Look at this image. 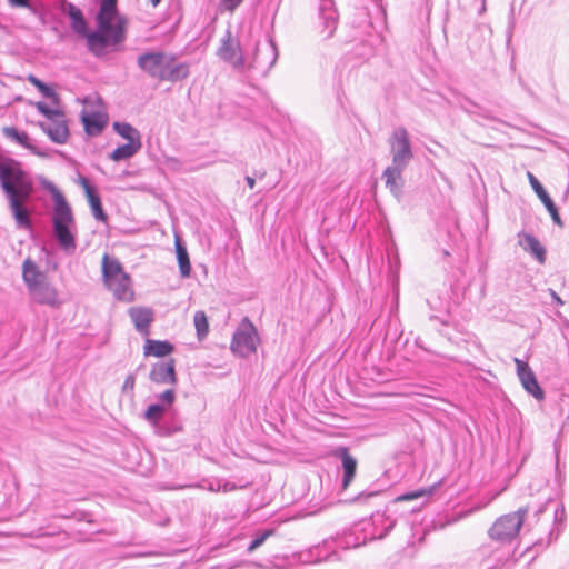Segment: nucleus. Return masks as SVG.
<instances>
[{
  "label": "nucleus",
  "mask_w": 569,
  "mask_h": 569,
  "mask_svg": "<svg viewBox=\"0 0 569 569\" xmlns=\"http://www.w3.org/2000/svg\"><path fill=\"white\" fill-rule=\"evenodd\" d=\"M27 80L32 84L41 93L42 96H44L46 98H49L52 100L53 103L58 104L59 103V96L56 93V91L49 87L48 84H46L44 82H42L41 80H39L36 76L33 74H29L27 77Z\"/></svg>",
  "instance_id": "nucleus-24"
},
{
  "label": "nucleus",
  "mask_w": 569,
  "mask_h": 569,
  "mask_svg": "<svg viewBox=\"0 0 569 569\" xmlns=\"http://www.w3.org/2000/svg\"><path fill=\"white\" fill-rule=\"evenodd\" d=\"M226 10L233 12L243 0H220Z\"/></svg>",
  "instance_id": "nucleus-31"
},
{
  "label": "nucleus",
  "mask_w": 569,
  "mask_h": 569,
  "mask_svg": "<svg viewBox=\"0 0 569 569\" xmlns=\"http://www.w3.org/2000/svg\"><path fill=\"white\" fill-rule=\"evenodd\" d=\"M390 144L392 152V163L397 166H407L412 157V153L410 150V141L406 129H396L391 136Z\"/></svg>",
  "instance_id": "nucleus-11"
},
{
  "label": "nucleus",
  "mask_w": 569,
  "mask_h": 569,
  "mask_svg": "<svg viewBox=\"0 0 569 569\" xmlns=\"http://www.w3.org/2000/svg\"><path fill=\"white\" fill-rule=\"evenodd\" d=\"M406 166H397L392 164L390 167H387L383 171V178L386 179V186L390 189L393 193H399L400 191V182H401V174Z\"/></svg>",
  "instance_id": "nucleus-19"
},
{
  "label": "nucleus",
  "mask_w": 569,
  "mask_h": 569,
  "mask_svg": "<svg viewBox=\"0 0 569 569\" xmlns=\"http://www.w3.org/2000/svg\"><path fill=\"white\" fill-rule=\"evenodd\" d=\"M177 260L179 264L180 274L182 278L190 277L191 273V264L187 249L182 246L179 236H176L174 239Z\"/></svg>",
  "instance_id": "nucleus-20"
},
{
  "label": "nucleus",
  "mask_w": 569,
  "mask_h": 569,
  "mask_svg": "<svg viewBox=\"0 0 569 569\" xmlns=\"http://www.w3.org/2000/svg\"><path fill=\"white\" fill-rule=\"evenodd\" d=\"M527 511L525 508L499 517L489 529V536L496 540H510L515 538L522 527Z\"/></svg>",
  "instance_id": "nucleus-9"
},
{
  "label": "nucleus",
  "mask_w": 569,
  "mask_h": 569,
  "mask_svg": "<svg viewBox=\"0 0 569 569\" xmlns=\"http://www.w3.org/2000/svg\"><path fill=\"white\" fill-rule=\"evenodd\" d=\"M174 350V346L169 341L147 339L143 346V355L146 357L162 358L169 356Z\"/></svg>",
  "instance_id": "nucleus-18"
},
{
  "label": "nucleus",
  "mask_w": 569,
  "mask_h": 569,
  "mask_svg": "<svg viewBox=\"0 0 569 569\" xmlns=\"http://www.w3.org/2000/svg\"><path fill=\"white\" fill-rule=\"evenodd\" d=\"M540 200L547 208L548 212L556 208V206H555L553 201L551 200V198L549 197V194H546Z\"/></svg>",
  "instance_id": "nucleus-32"
},
{
  "label": "nucleus",
  "mask_w": 569,
  "mask_h": 569,
  "mask_svg": "<svg viewBox=\"0 0 569 569\" xmlns=\"http://www.w3.org/2000/svg\"><path fill=\"white\" fill-rule=\"evenodd\" d=\"M80 186L82 187L86 193L87 200L89 202V206L92 210L94 218L100 221H106L107 214L102 209L101 199L97 190L90 184V182L86 178L80 179Z\"/></svg>",
  "instance_id": "nucleus-17"
},
{
  "label": "nucleus",
  "mask_w": 569,
  "mask_h": 569,
  "mask_svg": "<svg viewBox=\"0 0 569 569\" xmlns=\"http://www.w3.org/2000/svg\"><path fill=\"white\" fill-rule=\"evenodd\" d=\"M138 66L159 81L176 82L189 74V67L178 62L173 54L163 51L146 52L138 58Z\"/></svg>",
  "instance_id": "nucleus-5"
},
{
  "label": "nucleus",
  "mask_w": 569,
  "mask_h": 569,
  "mask_svg": "<svg viewBox=\"0 0 569 569\" xmlns=\"http://www.w3.org/2000/svg\"><path fill=\"white\" fill-rule=\"evenodd\" d=\"M246 181H247V183H248V186H249V188H250V189H253V188H254V186H256V180H254L252 177H247V178H246Z\"/></svg>",
  "instance_id": "nucleus-36"
},
{
  "label": "nucleus",
  "mask_w": 569,
  "mask_h": 569,
  "mask_svg": "<svg viewBox=\"0 0 569 569\" xmlns=\"http://www.w3.org/2000/svg\"><path fill=\"white\" fill-rule=\"evenodd\" d=\"M104 284L113 292L118 300L130 302L134 298L131 279L116 258L104 253L101 261Z\"/></svg>",
  "instance_id": "nucleus-6"
},
{
  "label": "nucleus",
  "mask_w": 569,
  "mask_h": 569,
  "mask_svg": "<svg viewBox=\"0 0 569 569\" xmlns=\"http://www.w3.org/2000/svg\"><path fill=\"white\" fill-rule=\"evenodd\" d=\"M526 243L530 252L537 258L540 263L546 260V250L539 240L530 234L525 236Z\"/></svg>",
  "instance_id": "nucleus-27"
},
{
  "label": "nucleus",
  "mask_w": 569,
  "mask_h": 569,
  "mask_svg": "<svg viewBox=\"0 0 569 569\" xmlns=\"http://www.w3.org/2000/svg\"><path fill=\"white\" fill-rule=\"evenodd\" d=\"M141 148V142H127L113 150L110 158L113 161H120L132 157Z\"/></svg>",
  "instance_id": "nucleus-22"
},
{
  "label": "nucleus",
  "mask_w": 569,
  "mask_h": 569,
  "mask_svg": "<svg viewBox=\"0 0 569 569\" xmlns=\"http://www.w3.org/2000/svg\"><path fill=\"white\" fill-rule=\"evenodd\" d=\"M83 103L81 120L86 132L89 136L100 134L108 123V114L102 102L100 99H97V101L86 99Z\"/></svg>",
  "instance_id": "nucleus-10"
},
{
  "label": "nucleus",
  "mask_w": 569,
  "mask_h": 569,
  "mask_svg": "<svg viewBox=\"0 0 569 569\" xmlns=\"http://www.w3.org/2000/svg\"><path fill=\"white\" fill-rule=\"evenodd\" d=\"M68 14L71 19V28L73 29V31L87 38L89 33L87 22L81 10L70 3L68 6Z\"/></svg>",
  "instance_id": "nucleus-21"
},
{
  "label": "nucleus",
  "mask_w": 569,
  "mask_h": 569,
  "mask_svg": "<svg viewBox=\"0 0 569 569\" xmlns=\"http://www.w3.org/2000/svg\"><path fill=\"white\" fill-rule=\"evenodd\" d=\"M52 228L53 236L61 249L73 253L77 248V223L71 206L59 190H53Z\"/></svg>",
  "instance_id": "nucleus-4"
},
{
  "label": "nucleus",
  "mask_w": 569,
  "mask_h": 569,
  "mask_svg": "<svg viewBox=\"0 0 569 569\" xmlns=\"http://www.w3.org/2000/svg\"><path fill=\"white\" fill-rule=\"evenodd\" d=\"M36 108L47 120L40 122V128L57 143H64L69 137V128L64 113L59 109H50L43 102H37Z\"/></svg>",
  "instance_id": "nucleus-7"
},
{
  "label": "nucleus",
  "mask_w": 569,
  "mask_h": 569,
  "mask_svg": "<svg viewBox=\"0 0 569 569\" xmlns=\"http://www.w3.org/2000/svg\"><path fill=\"white\" fill-rule=\"evenodd\" d=\"M98 30L87 36L89 50L97 57L114 50L126 40L128 20L119 14L117 2L99 3Z\"/></svg>",
  "instance_id": "nucleus-2"
},
{
  "label": "nucleus",
  "mask_w": 569,
  "mask_h": 569,
  "mask_svg": "<svg viewBox=\"0 0 569 569\" xmlns=\"http://www.w3.org/2000/svg\"><path fill=\"white\" fill-rule=\"evenodd\" d=\"M9 3L13 7H27L29 4V0H8Z\"/></svg>",
  "instance_id": "nucleus-35"
},
{
  "label": "nucleus",
  "mask_w": 569,
  "mask_h": 569,
  "mask_svg": "<svg viewBox=\"0 0 569 569\" xmlns=\"http://www.w3.org/2000/svg\"><path fill=\"white\" fill-rule=\"evenodd\" d=\"M227 486H228V485H224V486H223V491H227V490H228Z\"/></svg>",
  "instance_id": "nucleus-40"
},
{
  "label": "nucleus",
  "mask_w": 569,
  "mask_h": 569,
  "mask_svg": "<svg viewBox=\"0 0 569 569\" xmlns=\"http://www.w3.org/2000/svg\"><path fill=\"white\" fill-rule=\"evenodd\" d=\"M0 186L8 198L17 226L30 230V211L26 207L33 192V183L19 161L0 154Z\"/></svg>",
  "instance_id": "nucleus-1"
},
{
  "label": "nucleus",
  "mask_w": 569,
  "mask_h": 569,
  "mask_svg": "<svg viewBox=\"0 0 569 569\" xmlns=\"http://www.w3.org/2000/svg\"><path fill=\"white\" fill-rule=\"evenodd\" d=\"M153 7H157L161 0H150Z\"/></svg>",
  "instance_id": "nucleus-39"
},
{
  "label": "nucleus",
  "mask_w": 569,
  "mask_h": 569,
  "mask_svg": "<svg viewBox=\"0 0 569 569\" xmlns=\"http://www.w3.org/2000/svg\"><path fill=\"white\" fill-rule=\"evenodd\" d=\"M335 455L341 459L343 468L342 488L347 489L353 481L358 462L356 458L350 455L349 449L346 447L338 448L335 451Z\"/></svg>",
  "instance_id": "nucleus-16"
},
{
  "label": "nucleus",
  "mask_w": 569,
  "mask_h": 569,
  "mask_svg": "<svg viewBox=\"0 0 569 569\" xmlns=\"http://www.w3.org/2000/svg\"><path fill=\"white\" fill-rule=\"evenodd\" d=\"M159 398L162 401V405H151L144 412L146 419L154 425L162 418L166 410L174 402L176 392L172 388H168Z\"/></svg>",
  "instance_id": "nucleus-15"
},
{
  "label": "nucleus",
  "mask_w": 569,
  "mask_h": 569,
  "mask_svg": "<svg viewBox=\"0 0 569 569\" xmlns=\"http://www.w3.org/2000/svg\"><path fill=\"white\" fill-rule=\"evenodd\" d=\"M274 535V530L272 529H268V530H264L263 532H261L260 535H258L250 543L249 548H248V551L249 552H252L254 551L256 549H258L260 546L263 545V542L271 536Z\"/></svg>",
  "instance_id": "nucleus-29"
},
{
  "label": "nucleus",
  "mask_w": 569,
  "mask_h": 569,
  "mask_svg": "<svg viewBox=\"0 0 569 569\" xmlns=\"http://www.w3.org/2000/svg\"><path fill=\"white\" fill-rule=\"evenodd\" d=\"M528 179H529V182H530L532 189L539 197V199H541L542 197L548 194L547 191L545 190V188L541 186V183L537 180V178L531 172H528Z\"/></svg>",
  "instance_id": "nucleus-30"
},
{
  "label": "nucleus",
  "mask_w": 569,
  "mask_h": 569,
  "mask_svg": "<svg viewBox=\"0 0 569 569\" xmlns=\"http://www.w3.org/2000/svg\"><path fill=\"white\" fill-rule=\"evenodd\" d=\"M258 343L259 337L256 327L248 318H243L231 341L232 352L247 357L256 352Z\"/></svg>",
  "instance_id": "nucleus-8"
},
{
  "label": "nucleus",
  "mask_w": 569,
  "mask_h": 569,
  "mask_svg": "<svg viewBox=\"0 0 569 569\" xmlns=\"http://www.w3.org/2000/svg\"><path fill=\"white\" fill-rule=\"evenodd\" d=\"M128 313L134 328L143 336H149L150 326L154 320L153 310L148 307H131Z\"/></svg>",
  "instance_id": "nucleus-14"
},
{
  "label": "nucleus",
  "mask_w": 569,
  "mask_h": 569,
  "mask_svg": "<svg viewBox=\"0 0 569 569\" xmlns=\"http://www.w3.org/2000/svg\"><path fill=\"white\" fill-rule=\"evenodd\" d=\"M437 487L438 486L435 485V486H430V487H427V488H421L419 490H416V491H412V492H409V493H405L402 496H399L397 498V501H410V500L422 498V497H430V496L433 495V492L436 491Z\"/></svg>",
  "instance_id": "nucleus-28"
},
{
  "label": "nucleus",
  "mask_w": 569,
  "mask_h": 569,
  "mask_svg": "<svg viewBox=\"0 0 569 569\" xmlns=\"http://www.w3.org/2000/svg\"><path fill=\"white\" fill-rule=\"evenodd\" d=\"M551 295H552V298L557 301V303H559V305L563 303L562 300L560 299V297L556 292L552 291Z\"/></svg>",
  "instance_id": "nucleus-37"
},
{
  "label": "nucleus",
  "mask_w": 569,
  "mask_h": 569,
  "mask_svg": "<svg viewBox=\"0 0 569 569\" xmlns=\"http://www.w3.org/2000/svg\"><path fill=\"white\" fill-rule=\"evenodd\" d=\"M549 213H550V216H551V218H552V220H553V222L556 224H558L559 227L563 226L562 220H561V218L559 216V212H558L557 208H555L551 211H549Z\"/></svg>",
  "instance_id": "nucleus-33"
},
{
  "label": "nucleus",
  "mask_w": 569,
  "mask_h": 569,
  "mask_svg": "<svg viewBox=\"0 0 569 569\" xmlns=\"http://www.w3.org/2000/svg\"><path fill=\"white\" fill-rule=\"evenodd\" d=\"M2 132L8 139L18 142L19 144H21L22 147H24L27 149H32V146L30 143V138L26 132L19 131L18 129H16L13 127H4L2 129Z\"/></svg>",
  "instance_id": "nucleus-25"
},
{
  "label": "nucleus",
  "mask_w": 569,
  "mask_h": 569,
  "mask_svg": "<svg viewBox=\"0 0 569 569\" xmlns=\"http://www.w3.org/2000/svg\"><path fill=\"white\" fill-rule=\"evenodd\" d=\"M149 378L157 385L170 386V388L174 390V387L178 383L176 360L169 359L167 361L154 363L150 370Z\"/></svg>",
  "instance_id": "nucleus-12"
},
{
  "label": "nucleus",
  "mask_w": 569,
  "mask_h": 569,
  "mask_svg": "<svg viewBox=\"0 0 569 569\" xmlns=\"http://www.w3.org/2000/svg\"><path fill=\"white\" fill-rule=\"evenodd\" d=\"M134 385H136L134 377L128 376L124 380L123 388H129L130 390H132L134 388Z\"/></svg>",
  "instance_id": "nucleus-34"
},
{
  "label": "nucleus",
  "mask_w": 569,
  "mask_h": 569,
  "mask_svg": "<svg viewBox=\"0 0 569 569\" xmlns=\"http://www.w3.org/2000/svg\"><path fill=\"white\" fill-rule=\"evenodd\" d=\"M22 279L27 286L29 297L34 303L51 308H59L62 305L59 289L30 258L23 261Z\"/></svg>",
  "instance_id": "nucleus-3"
},
{
  "label": "nucleus",
  "mask_w": 569,
  "mask_h": 569,
  "mask_svg": "<svg viewBox=\"0 0 569 569\" xmlns=\"http://www.w3.org/2000/svg\"><path fill=\"white\" fill-rule=\"evenodd\" d=\"M193 323L199 340L204 339L209 333V320L204 311L199 310L194 313Z\"/></svg>",
  "instance_id": "nucleus-26"
},
{
  "label": "nucleus",
  "mask_w": 569,
  "mask_h": 569,
  "mask_svg": "<svg viewBox=\"0 0 569 569\" xmlns=\"http://www.w3.org/2000/svg\"><path fill=\"white\" fill-rule=\"evenodd\" d=\"M110 2H117V0H100L99 3H110Z\"/></svg>",
  "instance_id": "nucleus-38"
},
{
  "label": "nucleus",
  "mask_w": 569,
  "mask_h": 569,
  "mask_svg": "<svg viewBox=\"0 0 569 569\" xmlns=\"http://www.w3.org/2000/svg\"><path fill=\"white\" fill-rule=\"evenodd\" d=\"M113 129L118 134L128 140V142H141L138 130L129 123L114 122Z\"/></svg>",
  "instance_id": "nucleus-23"
},
{
  "label": "nucleus",
  "mask_w": 569,
  "mask_h": 569,
  "mask_svg": "<svg viewBox=\"0 0 569 569\" xmlns=\"http://www.w3.org/2000/svg\"><path fill=\"white\" fill-rule=\"evenodd\" d=\"M518 378L527 392L532 395L537 400L545 398V392L539 386L533 371L528 363L519 358H515Z\"/></svg>",
  "instance_id": "nucleus-13"
}]
</instances>
